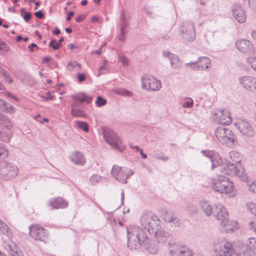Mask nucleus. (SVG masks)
<instances>
[{
	"mask_svg": "<svg viewBox=\"0 0 256 256\" xmlns=\"http://www.w3.org/2000/svg\"><path fill=\"white\" fill-rule=\"evenodd\" d=\"M140 222L142 228L136 226L127 228L128 246L131 250H138L143 246L150 253L154 254L157 252L158 248L151 245L148 233L152 234L157 228H160V221L154 214L146 212L142 216Z\"/></svg>",
	"mask_w": 256,
	"mask_h": 256,
	"instance_id": "obj_1",
	"label": "nucleus"
},
{
	"mask_svg": "<svg viewBox=\"0 0 256 256\" xmlns=\"http://www.w3.org/2000/svg\"><path fill=\"white\" fill-rule=\"evenodd\" d=\"M214 216L218 221L222 231L230 232L234 231L237 228V224L230 220L229 214L226 208L220 203L214 204Z\"/></svg>",
	"mask_w": 256,
	"mask_h": 256,
	"instance_id": "obj_2",
	"label": "nucleus"
},
{
	"mask_svg": "<svg viewBox=\"0 0 256 256\" xmlns=\"http://www.w3.org/2000/svg\"><path fill=\"white\" fill-rule=\"evenodd\" d=\"M213 190L222 194H228L234 196L236 194V190L234 183L223 176H218L212 180L210 182Z\"/></svg>",
	"mask_w": 256,
	"mask_h": 256,
	"instance_id": "obj_3",
	"label": "nucleus"
},
{
	"mask_svg": "<svg viewBox=\"0 0 256 256\" xmlns=\"http://www.w3.org/2000/svg\"><path fill=\"white\" fill-rule=\"evenodd\" d=\"M236 46L241 52L250 55L246 62L256 72V49L252 42L246 39L239 40L236 41Z\"/></svg>",
	"mask_w": 256,
	"mask_h": 256,
	"instance_id": "obj_4",
	"label": "nucleus"
},
{
	"mask_svg": "<svg viewBox=\"0 0 256 256\" xmlns=\"http://www.w3.org/2000/svg\"><path fill=\"white\" fill-rule=\"evenodd\" d=\"M71 97L74 100V102L71 105V115L76 118H86L87 115L84 111L79 108L78 107L82 102H85L87 104L90 103L92 100V98L91 96H86L84 93H78L73 94Z\"/></svg>",
	"mask_w": 256,
	"mask_h": 256,
	"instance_id": "obj_5",
	"label": "nucleus"
},
{
	"mask_svg": "<svg viewBox=\"0 0 256 256\" xmlns=\"http://www.w3.org/2000/svg\"><path fill=\"white\" fill-rule=\"evenodd\" d=\"M102 134L105 141L112 149L120 152L125 150L126 147L122 140L113 130L105 128Z\"/></svg>",
	"mask_w": 256,
	"mask_h": 256,
	"instance_id": "obj_6",
	"label": "nucleus"
},
{
	"mask_svg": "<svg viewBox=\"0 0 256 256\" xmlns=\"http://www.w3.org/2000/svg\"><path fill=\"white\" fill-rule=\"evenodd\" d=\"M213 252L216 256H233L234 254L232 244L226 240H214Z\"/></svg>",
	"mask_w": 256,
	"mask_h": 256,
	"instance_id": "obj_7",
	"label": "nucleus"
},
{
	"mask_svg": "<svg viewBox=\"0 0 256 256\" xmlns=\"http://www.w3.org/2000/svg\"><path fill=\"white\" fill-rule=\"evenodd\" d=\"M219 170L222 174L231 176H238L242 181H245L248 178L243 168L236 166L234 164L230 162L222 164L219 167Z\"/></svg>",
	"mask_w": 256,
	"mask_h": 256,
	"instance_id": "obj_8",
	"label": "nucleus"
},
{
	"mask_svg": "<svg viewBox=\"0 0 256 256\" xmlns=\"http://www.w3.org/2000/svg\"><path fill=\"white\" fill-rule=\"evenodd\" d=\"M215 136L218 142L223 145L228 142L234 144L236 140V136L230 129L220 126L215 130Z\"/></svg>",
	"mask_w": 256,
	"mask_h": 256,
	"instance_id": "obj_9",
	"label": "nucleus"
},
{
	"mask_svg": "<svg viewBox=\"0 0 256 256\" xmlns=\"http://www.w3.org/2000/svg\"><path fill=\"white\" fill-rule=\"evenodd\" d=\"M12 124L8 118L0 113V140L9 142L12 137L10 128Z\"/></svg>",
	"mask_w": 256,
	"mask_h": 256,
	"instance_id": "obj_10",
	"label": "nucleus"
},
{
	"mask_svg": "<svg viewBox=\"0 0 256 256\" xmlns=\"http://www.w3.org/2000/svg\"><path fill=\"white\" fill-rule=\"evenodd\" d=\"M180 32L184 40L190 42L194 41L196 36L194 22L190 20L184 21L180 27Z\"/></svg>",
	"mask_w": 256,
	"mask_h": 256,
	"instance_id": "obj_11",
	"label": "nucleus"
},
{
	"mask_svg": "<svg viewBox=\"0 0 256 256\" xmlns=\"http://www.w3.org/2000/svg\"><path fill=\"white\" fill-rule=\"evenodd\" d=\"M18 173V169L16 165L6 162L0 163V179L9 180L16 176Z\"/></svg>",
	"mask_w": 256,
	"mask_h": 256,
	"instance_id": "obj_12",
	"label": "nucleus"
},
{
	"mask_svg": "<svg viewBox=\"0 0 256 256\" xmlns=\"http://www.w3.org/2000/svg\"><path fill=\"white\" fill-rule=\"evenodd\" d=\"M111 174L119 182L126 184V180L134 174V171L126 167H120L118 165L113 166Z\"/></svg>",
	"mask_w": 256,
	"mask_h": 256,
	"instance_id": "obj_13",
	"label": "nucleus"
},
{
	"mask_svg": "<svg viewBox=\"0 0 256 256\" xmlns=\"http://www.w3.org/2000/svg\"><path fill=\"white\" fill-rule=\"evenodd\" d=\"M142 88L147 91H158L162 88V82L152 76L144 75L141 78Z\"/></svg>",
	"mask_w": 256,
	"mask_h": 256,
	"instance_id": "obj_14",
	"label": "nucleus"
},
{
	"mask_svg": "<svg viewBox=\"0 0 256 256\" xmlns=\"http://www.w3.org/2000/svg\"><path fill=\"white\" fill-rule=\"evenodd\" d=\"M234 126L241 134L245 137L252 138L256 134L254 130L252 125L244 119H238L234 122Z\"/></svg>",
	"mask_w": 256,
	"mask_h": 256,
	"instance_id": "obj_15",
	"label": "nucleus"
},
{
	"mask_svg": "<svg viewBox=\"0 0 256 256\" xmlns=\"http://www.w3.org/2000/svg\"><path fill=\"white\" fill-rule=\"evenodd\" d=\"M186 66L194 70L209 71L212 67V62L208 58L200 56L196 62L186 63Z\"/></svg>",
	"mask_w": 256,
	"mask_h": 256,
	"instance_id": "obj_16",
	"label": "nucleus"
},
{
	"mask_svg": "<svg viewBox=\"0 0 256 256\" xmlns=\"http://www.w3.org/2000/svg\"><path fill=\"white\" fill-rule=\"evenodd\" d=\"M29 234L36 240L46 242L48 240V232L46 230L37 225H34L30 228Z\"/></svg>",
	"mask_w": 256,
	"mask_h": 256,
	"instance_id": "obj_17",
	"label": "nucleus"
},
{
	"mask_svg": "<svg viewBox=\"0 0 256 256\" xmlns=\"http://www.w3.org/2000/svg\"><path fill=\"white\" fill-rule=\"evenodd\" d=\"M152 235L154 236L159 243L168 242L170 246L174 244L172 235L168 232L164 230L160 226V228H157Z\"/></svg>",
	"mask_w": 256,
	"mask_h": 256,
	"instance_id": "obj_18",
	"label": "nucleus"
},
{
	"mask_svg": "<svg viewBox=\"0 0 256 256\" xmlns=\"http://www.w3.org/2000/svg\"><path fill=\"white\" fill-rule=\"evenodd\" d=\"M239 84L246 90L256 92V78L252 76H246L238 78Z\"/></svg>",
	"mask_w": 256,
	"mask_h": 256,
	"instance_id": "obj_19",
	"label": "nucleus"
},
{
	"mask_svg": "<svg viewBox=\"0 0 256 256\" xmlns=\"http://www.w3.org/2000/svg\"><path fill=\"white\" fill-rule=\"evenodd\" d=\"M216 120L223 125H228L232 122V118L228 111L225 110H218L215 113Z\"/></svg>",
	"mask_w": 256,
	"mask_h": 256,
	"instance_id": "obj_20",
	"label": "nucleus"
},
{
	"mask_svg": "<svg viewBox=\"0 0 256 256\" xmlns=\"http://www.w3.org/2000/svg\"><path fill=\"white\" fill-rule=\"evenodd\" d=\"M232 15L239 23H244L246 20V14L242 7L240 4H234L232 6Z\"/></svg>",
	"mask_w": 256,
	"mask_h": 256,
	"instance_id": "obj_21",
	"label": "nucleus"
},
{
	"mask_svg": "<svg viewBox=\"0 0 256 256\" xmlns=\"http://www.w3.org/2000/svg\"><path fill=\"white\" fill-rule=\"evenodd\" d=\"M162 56L168 59L172 69L178 70L181 68L182 62L177 55L165 51L162 52Z\"/></svg>",
	"mask_w": 256,
	"mask_h": 256,
	"instance_id": "obj_22",
	"label": "nucleus"
},
{
	"mask_svg": "<svg viewBox=\"0 0 256 256\" xmlns=\"http://www.w3.org/2000/svg\"><path fill=\"white\" fill-rule=\"evenodd\" d=\"M68 202L62 198H57L50 200L48 202V206L52 210L64 208L68 206Z\"/></svg>",
	"mask_w": 256,
	"mask_h": 256,
	"instance_id": "obj_23",
	"label": "nucleus"
},
{
	"mask_svg": "<svg viewBox=\"0 0 256 256\" xmlns=\"http://www.w3.org/2000/svg\"><path fill=\"white\" fill-rule=\"evenodd\" d=\"M172 256H194V252L186 247H180L177 249L170 248Z\"/></svg>",
	"mask_w": 256,
	"mask_h": 256,
	"instance_id": "obj_24",
	"label": "nucleus"
},
{
	"mask_svg": "<svg viewBox=\"0 0 256 256\" xmlns=\"http://www.w3.org/2000/svg\"><path fill=\"white\" fill-rule=\"evenodd\" d=\"M234 253L236 256H256L253 250L248 249L246 246H245L242 244H238V247L234 250Z\"/></svg>",
	"mask_w": 256,
	"mask_h": 256,
	"instance_id": "obj_25",
	"label": "nucleus"
},
{
	"mask_svg": "<svg viewBox=\"0 0 256 256\" xmlns=\"http://www.w3.org/2000/svg\"><path fill=\"white\" fill-rule=\"evenodd\" d=\"M6 248L11 256H24L22 252L13 242L7 244Z\"/></svg>",
	"mask_w": 256,
	"mask_h": 256,
	"instance_id": "obj_26",
	"label": "nucleus"
},
{
	"mask_svg": "<svg viewBox=\"0 0 256 256\" xmlns=\"http://www.w3.org/2000/svg\"><path fill=\"white\" fill-rule=\"evenodd\" d=\"M163 220L172 227H176L180 225L179 219L174 214H170L166 212V214L163 216Z\"/></svg>",
	"mask_w": 256,
	"mask_h": 256,
	"instance_id": "obj_27",
	"label": "nucleus"
},
{
	"mask_svg": "<svg viewBox=\"0 0 256 256\" xmlns=\"http://www.w3.org/2000/svg\"><path fill=\"white\" fill-rule=\"evenodd\" d=\"M70 160L76 164L84 166L86 164V158L84 154L78 152H74L70 156Z\"/></svg>",
	"mask_w": 256,
	"mask_h": 256,
	"instance_id": "obj_28",
	"label": "nucleus"
},
{
	"mask_svg": "<svg viewBox=\"0 0 256 256\" xmlns=\"http://www.w3.org/2000/svg\"><path fill=\"white\" fill-rule=\"evenodd\" d=\"M200 206L206 216H210L213 214L214 210V205H212L208 202L204 200H201Z\"/></svg>",
	"mask_w": 256,
	"mask_h": 256,
	"instance_id": "obj_29",
	"label": "nucleus"
},
{
	"mask_svg": "<svg viewBox=\"0 0 256 256\" xmlns=\"http://www.w3.org/2000/svg\"><path fill=\"white\" fill-rule=\"evenodd\" d=\"M0 231L10 238L12 237V232L8 224L0 219Z\"/></svg>",
	"mask_w": 256,
	"mask_h": 256,
	"instance_id": "obj_30",
	"label": "nucleus"
},
{
	"mask_svg": "<svg viewBox=\"0 0 256 256\" xmlns=\"http://www.w3.org/2000/svg\"><path fill=\"white\" fill-rule=\"evenodd\" d=\"M210 160L212 162V169L216 168L219 170V167L223 164L222 158L217 154H214Z\"/></svg>",
	"mask_w": 256,
	"mask_h": 256,
	"instance_id": "obj_31",
	"label": "nucleus"
},
{
	"mask_svg": "<svg viewBox=\"0 0 256 256\" xmlns=\"http://www.w3.org/2000/svg\"><path fill=\"white\" fill-rule=\"evenodd\" d=\"M128 16H126L124 12H122V18H120V30L122 32V34L124 32H128V30L126 29V27L128 26Z\"/></svg>",
	"mask_w": 256,
	"mask_h": 256,
	"instance_id": "obj_32",
	"label": "nucleus"
},
{
	"mask_svg": "<svg viewBox=\"0 0 256 256\" xmlns=\"http://www.w3.org/2000/svg\"><path fill=\"white\" fill-rule=\"evenodd\" d=\"M68 69L70 72H80L81 66L76 61L70 62L68 64Z\"/></svg>",
	"mask_w": 256,
	"mask_h": 256,
	"instance_id": "obj_33",
	"label": "nucleus"
},
{
	"mask_svg": "<svg viewBox=\"0 0 256 256\" xmlns=\"http://www.w3.org/2000/svg\"><path fill=\"white\" fill-rule=\"evenodd\" d=\"M229 156L234 164H238L240 162L241 158L238 152L234 150L230 151L229 152Z\"/></svg>",
	"mask_w": 256,
	"mask_h": 256,
	"instance_id": "obj_34",
	"label": "nucleus"
},
{
	"mask_svg": "<svg viewBox=\"0 0 256 256\" xmlns=\"http://www.w3.org/2000/svg\"><path fill=\"white\" fill-rule=\"evenodd\" d=\"M0 74L4 77V80L10 84L13 82V80L10 74L3 68L0 67Z\"/></svg>",
	"mask_w": 256,
	"mask_h": 256,
	"instance_id": "obj_35",
	"label": "nucleus"
},
{
	"mask_svg": "<svg viewBox=\"0 0 256 256\" xmlns=\"http://www.w3.org/2000/svg\"><path fill=\"white\" fill-rule=\"evenodd\" d=\"M242 244H244L245 246H246L248 249L254 250L256 248V240L254 238H250L246 240L245 243H242Z\"/></svg>",
	"mask_w": 256,
	"mask_h": 256,
	"instance_id": "obj_36",
	"label": "nucleus"
},
{
	"mask_svg": "<svg viewBox=\"0 0 256 256\" xmlns=\"http://www.w3.org/2000/svg\"><path fill=\"white\" fill-rule=\"evenodd\" d=\"M194 102L192 98L186 97L183 100L182 106L183 108H192Z\"/></svg>",
	"mask_w": 256,
	"mask_h": 256,
	"instance_id": "obj_37",
	"label": "nucleus"
},
{
	"mask_svg": "<svg viewBox=\"0 0 256 256\" xmlns=\"http://www.w3.org/2000/svg\"><path fill=\"white\" fill-rule=\"evenodd\" d=\"M114 92L116 94L122 95L123 96H132V92L129 91L128 90L124 89V88H116L114 90Z\"/></svg>",
	"mask_w": 256,
	"mask_h": 256,
	"instance_id": "obj_38",
	"label": "nucleus"
},
{
	"mask_svg": "<svg viewBox=\"0 0 256 256\" xmlns=\"http://www.w3.org/2000/svg\"><path fill=\"white\" fill-rule=\"evenodd\" d=\"M8 154V151L6 146L2 143H0V156L6 158Z\"/></svg>",
	"mask_w": 256,
	"mask_h": 256,
	"instance_id": "obj_39",
	"label": "nucleus"
},
{
	"mask_svg": "<svg viewBox=\"0 0 256 256\" xmlns=\"http://www.w3.org/2000/svg\"><path fill=\"white\" fill-rule=\"evenodd\" d=\"M76 124L78 128L84 132H88V126L86 122L77 120L76 122Z\"/></svg>",
	"mask_w": 256,
	"mask_h": 256,
	"instance_id": "obj_40",
	"label": "nucleus"
},
{
	"mask_svg": "<svg viewBox=\"0 0 256 256\" xmlns=\"http://www.w3.org/2000/svg\"><path fill=\"white\" fill-rule=\"evenodd\" d=\"M2 109L5 112L11 114H14L16 112V110L14 106L11 105H8L6 102V105H4Z\"/></svg>",
	"mask_w": 256,
	"mask_h": 256,
	"instance_id": "obj_41",
	"label": "nucleus"
},
{
	"mask_svg": "<svg viewBox=\"0 0 256 256\" xmlns=\"http://www.w3.org/2000/svg\"><path fill=\"white\" fill-rule=\"evenodd\" d=\"M247 186L249 191L254 194H256V180L252 182H248Z\"/></svg>",
	"mask_w": 256,
	"mask_h": 256,
	"instance_id": "obj_42",
	"label": "nucleus"
},
{
	"mask_svg": "<svg viewBox=\"0 0 256 256\" xmlns=\"http://www.w3.org/2000/svg\"><path fill=\"white\" fill-rule=\"evenodd\" d=\"M197 207L193 204H189L187 206V211L190 215L196 214L198 212Z\"/></svg>",
	"mask_w": 256,
	"mask_h": 256,
	"instance_id": "obj_43",
	"label": "nucleus"
},
{
	"mask_svg": "<svg viewBox=\"0 0 256 256\" xmlns=\"http://www.w3.org/2000/svg\"><path fill=\"white\" fill-rule=\"evenodd\" d=\"M247 208L251 212L256 216V204L254 202H248L247 204Z\"/></svg>",
	"mask_w": 256,
	"mask_h": 256,
	"instance_id": "obj_44",
	"label": "nucleus"
},
{
	"mask_svg": "<svg viewBox=\"0 0 256 256\" xmlns=\"http://www.w3.org/2000/svg\"><path fill=\"white\" fill-rule=\"evenodd\" d=\"M61 46L62 44L56 42L54 40H50L49 42V46L52 48L54 50H58Z\"/></svg>",
	"mask_w": 256,
	"mask_h": 256,
	"instance_id": "obj_45",
	"label": "nucleus"
},
{
	"mask_svg": "<svg viewBox=\"0 0 256 256\" xmlns=\"http://www.w3.org/2000/svg\"><path fill=\"white\" fill-rule=\"evenodd\" d=\"M101 176L98 174H93L90 178V181L93 184H96L101 180Z\"/></svg>",
	"mask_w": 256,
	"mask_h": 256,
	"instance_id": "obj_46",
	"label": "nucleus"
},
{
	"mask_svg": "<svg viewBox=\"0 0 256 256\" xmlns=\"http://www.w3.org/2000/svg\"><path fill=\"white\" fill-rule=\"evenodd\" d=\"M106 103V100L100 96L97 98V100L96 102V104L97 106H102L105 105Z\"/></svg>",
	"mask_w": 256,
	"mask_h": 256,
	"instance_id": "obj_47",
	"label": "nucleus"
},
{
	"mask_svg": "<svg viewBox=\"0 0 256 256\" xmlns=\"http://www.w3.org/2000/svg\"><path fill=\"white\" fill-rule=\"evenodd\" d=\"M20 16H22L24 21L26 22H28L32 18L31 14L28 12H21Z\"/></svg>",
	"mask_w": 256,
	"mask_h": 256,
	"instance_id": "obj_48",
	"label": "nucleus"
},
{
	"mask_svg": "<svg viewBox=\"0 0 256 256\" xmlns=\"http://www.w3.org/2000/svg\"><path fill=\"white\" fill-rule=\"evenodd\" d=\"M2 51L8 52V47L4 42L0 39V54H1Z\"/></svg>",
	"mask_w": 256,
	"mask_h": 256,
	"instance_id": "obj_49",
	"label": "nucleus"
},
{
	"mask_svg": "<svg viewBox=\"0 0 256 256\" xmlns=\"http://www.w3.org/2000/svg\"><path fill=\"white\" fill-rule=\"evenodd\" d=\"M119 60L122 62L123 66H126L128 65V58L124 56H119Z\"/></svg>",
	"mask_w": 256,
	"mask_h": 256,
	"instance_id": "obj_50",
	"label": "nucleus"
},
{
	"mask_svg": "<svg viewBox=\"0 0 256 256\" xmlns=\"http://www.w3.org/2000/svg\"><path fill=\"white\" fill-rule=\"evenodd\" d=\"M201 153L203 154L204 156L206 157L210 158V157H212L214 154L213 152L210 151L208 150H203L201 151Z\"/></svg>",
	"mask_w": 256,
	"mask_h": 256,
	"instance_id": "obj_51",
	"label": "nucleus"
},
{
	"mask_svg": "<svg viewBox=\"0 0 256 256\" xmlns=\"http://www.w3.org/2000/svg\"><path fill=\"white\" fill-rule=\"evenodd\" d=\"M104 70H108V66L106 64V62L104 61V64L101 66L99 68V73L98 76H100L101 73H103L102 72Z\"/></svg>",
	"mask_w": 256,
	"mask_h": 256,
	"instance_id": "obj_52",
	"label": "nucleus"
},
{
	"mask_svg": "<svg viewBox=\"0 0 256 256\" xmlns=\"http://www.w3.org/2000/svg\"><path fill=\"white\" fill-rule=\"evenodd\" d=\"M250 229L252 230L256 233V220L250 222L248 224Z\"/></svg>",
	"mask_w": 256,
	"mask_h": 256,
	"instance_id": "obj_53",
	"label": "nucleus"
},
{
	"mask_svg": "<svg viewBox=\"0 0 256 256\" xmlns=\"http://www.w3.org/2000/svg\"><path fill=\"white\" fill-rule=\"evenodd\" d=\"M77 78L80 82H82L86 80V76L84 74L80 73L78 72L77 74Z\"/></svg>",
	"mask_w": 256,
	"mask_h": 256,
	"instance_id": "obj_54",
	"label": "nucleus"
},
{
	"mask_svg": "<svg viewBox=\"0 0 256 256\" xmlns=\"http://www.w3.org/2000/svg\"><path fill=\"white\" fill-rule=\"evenodd\" d=\"M249 6L252 8L256 10V0H248Z\"/></svg>",
	"mask_w": 256,
	"mask_h": 256,
	"instance_id": "obj_55",
	"label": "nucleus"
},
{
	"mask_svg": "<svg viewBox=\"0 0 256 256\" xmlns=\"http://www.w3.org/2000/svg\"><path fill=\"white\" fill-rule=\"evenodd\" d=\"M35 16L40 19L44 17V14L41 10L38 11L34 13Z\"/></svg>",
	"mask_w": 256,
	"mask_h": 256,
	"instance_id": "obj_56",
	"label": "nucleus"
},
{
	"mask_svg": "<svg viewBox=\"0 0 256 256\" xmlns=\"http://www.w3.org/2000/svg\"><path fill=\"white\" fill-rule=\"evenodd\" d=\"M128 32H124L122 34V32L120 30V35L119 36V37H118V39L120 40V41H124V35L126 34Z\"/></svg>",
	"mask_w": 256,
	"mask_h": 256,
	"instance_id": "obj_57",
	"label": "nucleus"
},
{
	"mask_svg": "<svg viewBox=\"0 0 256 256\" xmlns=\"http://www.w3.org/2000/svg\"><path fill=\"white\" fill-rule=\"evenodd\" d=\"M47 97H44L42 96V98H44V100H53V96H52L50 92H47Z\"/></svg>",
	"mask_w": 256,
	"mask_h": 256,
	"instance_id": "obj_58",
	"label": "nucleus"
},
{
	"mask_svg": "<svg viewBox=\"0 0 256 256\" xmlns=\"http://www.w3.org/2000/svg\"><path fill=\"white\" fill-rule=\"evenodd\" d=\"M74 12L72 11H70L68 13L66 20L69 21L71 20V18L73 16Z\"/></svg>",
	"mask_w": 256,
	"mask_h": 256,
	"instance_id": "obj_59",
	"label": "nucleus"
},
{
	"mask_svg": "<svg viewBox=\"0 0 256 256\" xmlns=\"http://www.w3.org/2000/svg\"><path fill=\"white\" fill-rule=\"evenodd\" d=\"M84 19V16L82 15H79L76 18V20L77 22H80L82 21Z\"/></svg>",
	"mask_w": 256,
	"mask_h": 256,
	"instance_id": "obj_60",
	"label": "nucleus"
},
{
	"mask_svg": "<svg viewBox=\"0 0 256 256\" xmlns=\"http://www.w3.org/2000/svg\"><path fill=\"white\" fill-rule=\"evenodd\" d=\"M51 60V58L50 57H49V56H46V57H44L43 59H42V63L43 64H45V63H46L47 62L50 61Z\"/></svg>",
	"mask_w": 256,
	"mask_h": 256,
	"instance_id": "obj_61",
	"label": "nucleus"
},
{
	"mask_svg": "<svg viewBox=\"0 0 256 256\" xmlns=\"http://www.w3.org/2000/svg\"><path fill=\"white\" fill-rule=\"evenodd\" d=\"M37 46L36 44L32 43L28 46V48L30 52H33V49L32 48L36 47Z\"/></svg>",
	"mask_w": 256,
	"mask_h": 256,
	"instance_id": "obj_62",
	"label": "nucleus"
},
{
	"mask_svg": "<svg viewBox=\"0 0 256 256\" xmlns=\"http://www.w3.org/2000/svg\"><path fill=\"white\" fill-rule=\"evenodd\" d=\"M6 105V102L2 99L0 98V108H2Z\"/></svg>",
	"mask_w": 256,
	"mask_h": 256,
	"instance_id": "obj_63",
	"label": "nucleus"
},
{
	"mask_svg": "<svg viewBox=\"0 0 256 256\" xmlns=\"http://www.w3.org/2000/svg\"><path fill=\"white\" fill-rule=\"evenodd\" d=\"M252 36L253 38L255 40H256V30H253L252 32Z\"/></svg>",
	"mask_w": 256,
	"mask_h": 256,
	"instance_id": "obj_64",
	"label": "nucleus"
}]
</instances>
